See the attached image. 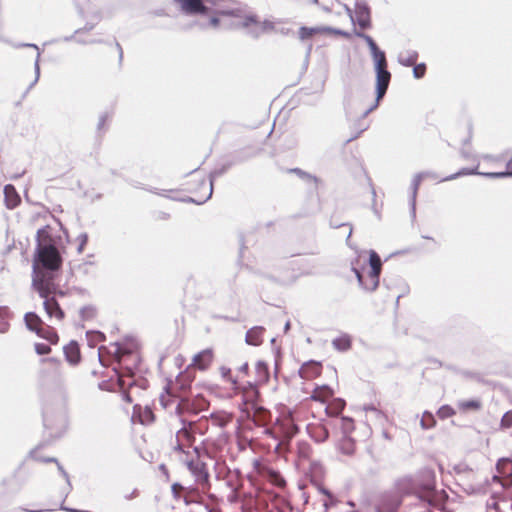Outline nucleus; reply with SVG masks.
I'll use <instances>...</instances> for the list:
<instances>
[{"label": "nucleus", "mask_w": 512, "mask_h": 512, "mask_svg": "<svg viewBox=\"0 0 512 512\" xmlns=\"http://www.w3.org/2000/svg\"><path fill=\"white\" fill-rule=\"evenodd\" d=\"M355 35L359 38H362L366 42V44L370 50L371 57L373 59L374 70H375V74H376L375 102L373 105H371L367 110H365L362 113V117L364 118L378 107L380 101L385 96V94L388 90L390 81H391V73L387 67L388 62H387L386 54L383 50H381L379 48V46L377 45L375 40L370 35L360 32V31H357V30H355Z\"/></svg>", "instance_id": "1"}, {"label": "nucleus", "mask_w": 512, "mask_h": 512, "mask_svg": "<svg viewBox=\"0 0 512 512\" xmlns=\"http://www.w3.org/2000/svg\"><path fill=\"white\" fill-rule=\"evenodd\" d=\"M180 460L188 469L192 483H196L198 487H202V492L207 493L211 498L215 495L211 492V484L209 482V474L203 456L200 454L198 448H193L192 451H187L184 455L180 456Z\"/></svg>", "instance_id": "2"}, {"label": "nucleus", "mask_w": 512, "mask_h": 512, "mask_svg": "<svg viewBox=\"0 0 512 512\" xmlns=\"http://www.w3.org/2000/svg\"><path fill=\"white\" fill-rule=\"evenodd\" d=\"M226 17L232 18L228 23L230 28L242 30L247 36L255 40L261 36L259 17L251 12L247 6L237 8H229L226 6Z\"/></svg>", "instance_id": "3"}, {"label": "nucleus", "mask_w": 512, "mask_h": 512, "mask_svg": "<svg viewBox=\"0 0 512 512\" xmlns=\"http://www.w3.org/2000/svg\"><path fill=\"white\" fill-rule=\"evenodd\" d=\"M412 479L405 477L395 483L396 491H385L379 496L375 512H398L405 495L410 493Z\"/></svg>", "instance_id": "4"}, {"label": "nucleus", "mask_w": 512, "mask_h": 512, "mask_svg": "<svg viewBox=\"0 0 512 512\" xmlns=\"http://www.w3.org/2000/svg\"><path fill=\"white\" fill-rule=\"evenodd\" d=\"M226 381L231 382L233 390L240 394L241 402L239 403V407L242 412L249 415L251 411H257L260 408L258 405L260 393L257 381H247L244 385H241L231 376V369L229 368H226Z\"/></svg>", "instance_id": "5"}, {"label": "nucleus", "mask_w": 512, "mask_h": 512, "mask_svg": "<svg viewBox=\"0 0 512 512\" xmlns=\"http://www.w3.org/2000/svg\"><path fill=\"white\" fill-rule=\"evenodd\" d=\"M184 190L192 202L202 204L212 195V181L204 171L195 170L185 181Z\"/></svg>", "instance_id": "6"}, {"label": "nucleus", "mask_w": 512, "mask_h": 512, "mask_svg": "<svg viewBox=\"0 0 512 512\" xmlns=\"http://www.w3.org/2000/svg\"><path fill=\"white\" fill-rule=\"evenodd\" d=\"M194 378L195 376L193 371H191L190 367H187V369L180 373L174 381H169L165 387L166 395H161V402L163 406L167 407L171 404V400L166 399V397L179 398L181 402L184 401L188 396Z\"/></svg>", "instance_id": "7"}, {"label": "nucleus", "mask_w": 512, "mask_h": 512, "mask_svg": "<svg viewBox=\"0 0 512 512\" xmlns=\"http://www.w3.org/2000/svg\"><path fill=\"white\" fill-rule=\"evenodd\" d=\"M56 273L57 272L40 269L39 265L33 264L32 287L41 298H47V296L57 293L58 285L55 283Z\"/></svg>", "instance_id": "8"}, {"label": "nucleus", "mask_w": 512, "mask_h": 512, "mask_svg": "<svg viewBox=\"0 0 512 512\" xmlns=\"http://www.w3.org/2000/svg\"><path fill=\"white\" fill-rule=\"evenodd\" d=\"M25 325L28 330L34 332L38 337L45 339L51 345H57L59 335L54 327L47 325L35 312H27L24 315Z\"/></svg>", "instance_id": "9"}, {"label": "nucleus", "mask_w": 512, "mask_h": 512, "mask_svg": "<svg viewBox=\"0 0 512 512\" xmlns=\"http://www.w3.org/2000/svg\"><path fill=\"white\" fill-rule=\"evenodd\" d=\"M33 264L40 269L57 272L62 265V258L54 245H44L38 249Z\"/></svg>", "instance_id": "10"}, {"label": "nucleus", "mask_w": 512, "mask_h": 512, "mask_svg": "<svg viewBox=\"0 0 512 512\" xmlns=\"http://www.w3.org/2000/svg\"><path fill=\"white\" fill-rule=\"evenodd\" d=\"M194 441V424L189 422L188 424H184V426L176 432L173 449L182 456L184 453H187V451H192Z\"/></svg>", "instance_id": "11"}, {"label": "nucleus", "mask_w": 512, "mask_h": 512, "mask_svg": "<svg viewBox=\"0 0 512 512\" xmlns=\"http://www.w3.org/2000/svg\"><path fill=\"white\" fill-rule=\"evenodd\" d=\"M186 14H206L208 13V4L215 5L216 0H174Z\"/></svg>", "instance_id": "12"}, {"label": "nucleus", "mask_w": 512, "mask_h": 512, "mask_svg": "<svg viewBox=\"0 0 512 512\" xmlns=\"http://www.w3.org/2000/svg\"><path fill=\"white\" fill-rule=\"evenodd\" d=\"M55 295L56 294H53V295L47 296V298H42L44 300L43 308H44L49 320H55L57 322H62L65 318V312L61 308Z\"/></svg>", "instance_id": "13"}, {"label": "nucleus", "mask_w": 512, "mask_h": 512, "mask_svg": "<svg viewBox=\"0 0 512 512\" xmlns=\"http://www.w3.org/2000/svg\"><path fill=\"white\" fill-rule=\"evenodd\" d=\"M354 20L361 29L371 28V9L365 1L355 2Z\"/></svg>", "instance_id": "14"}, {"label": "nucleus", "mask_w": 512, "mask_h": 512, "mask_svg": "<svg viewBox=\"0 0 512 512\" xmlns=\"http://www.w3.org/2000/svg\"><path fill=\"white\" fill-rule=\"evenodd\" d=\"M369 277L372 281V287L371 288H377L380 283V275L382 272V260L379 254L375 250L369 251Z\"/></svg>", "instance_id": "15"}, {"label": "nucleus", "mask_w": 512, "mask_h": 512, "mask_svg": "<svg viewBox=\"0 0 512 512\" xmlns=\"http://www.w3.org/2000/svg\"><path fill=\"white\" fill-rule=\"evenodd\" d=\"M259 151L260 150H255L251 147H244L229 153V155L226 156V169L229 166L237 165L251 159L256 156Z\"/></svg>", "instance_id": "16"}, {"label": "nucleus", "mask_w": 512, "mask_h": 512, "mask_svg": "<svg viewBox=\"0 0 512 512\" xmlns=\"http://www.w3.org/2000/svg\"><path fill=\"white\" fill-rule=\"evenodd\" d=\"M40 365L41 368L39 372L42 377H59L62 374V362L57 358H43L40 360Z\"/></svg>", "instance_id": "17"}, {"label": "nucleus", "mask_w": 512, "mask_h": 512, "mask_svg": "<svg viewBox=\"0 0 512 512\" xmlns=\"http://www.w3.org/2000/svg\"><path fill=\"white\" fill-rule=\"evenodd\" d=\"M429 174H430L429 172H420V173H417L414 176V178L412 179L411 187H410V189H411V196H410V201H409V204H410V215H411L412 220H415V218H416V198H417L419 187L421 185V182Z\"/></svg>", "instance_id": "18"}, {"label": "nucleus", "mask_w": 512, "mask_h": 512, "mask_svg": "<svg viewBox=\"0 0 512 512\" xmlns=\"http://www.w3.org/2000/svg\"><path fill=\"white\" fill-rule=\"evenodd\" d=\"M306 430L316 443H323L329 438V431L323 424L310 423L307 425Z\"/></svg>", "instance_id": "19"}, {"label": "nucleus", "mask_w": 512, "mask_h": 512, "mask_svg": "<svg viewBox=\"0 0 512 512\" xmlns=\"http://www.w3.org/2000/svg\"><path fill=\"white\" fill-rule=\"evenodd\" d=\"M213 361V353L210 350H203L193 358L192 364L188 367L193 371L194 368H198L200 370L207 369Z\"/></svg>", "instance_id": "20"}, {"label": "nucleus", "mask_w": 512, "mask_h": 512, "mask_svg": "<svg viewBox=\"0 0 512 512\" xmlns=\"http://www.w3.org/2000/svg\"><path fill=\"white\" fill-rule=\"evenodd\" d=\"M4 201L8 209H14L21 203L20 195L11 184L5 185L4 187Z\"/></svg>", "instance_id": "21"}, {"label": "nucleus", "mask_w": 512, "mask_h": 512, "mask_svg": "<svg viewBox=\"0 0 512 512\" xmlns=\"http://www.w3.org/2000/svg\"><path fill=\"white\" fill-rule=\"evenodd\" d=\"M64 354L66 360L72 364L76 365L81 360L80 347L77 342L71 341L66 346H64Z\"/></svg>", "instance_id": "22"}, {"label": "nucleus", "mask_w": 512, "mask_h": 512, "mask_svg": "<svg viewBox=\"0 0 512 512\" xmlns=\"http://www.w3.org/2000/svg\"><path fill=\"white\" fill-rule=\"evenodd\" d=\"M321 372V364L315 361H308L304 363L299 369L301 378H312L319 375Z\"/></svg>", "instance_id": "23"}, {"label": "nucleus", "mask_w": 512, "mask_h": 512, "mask_svg": "<svg viewBox=\"0 0 512 512\" xmlns=\"http://www.w3.org/2000/svg\"><path fill=\"white\" fill-rule=\"evenodd\" d=\"M199 491H202V487H198L196 483H188V481H186L183 501L186 504L199 502Z\"/></svg>", "instance_id": "24"}, {"label": "nucleus", "mask_w": 512, "mask_h": 512, "mask_svg": "<svg viewBox=\"0 0 512 512\" xmlns=\"http://www.w3.org/2000/svg\"><path fill=\"white\" fill-rule=\"evenodd\" d=\"M351 265V270L354 272L359 286L367 292L375 291L377 288H370L372 287V281L371 278L369 277V273L367 274V276H365L362 272V269L357 268L354 262H352Z\"/></svg>", "instance_id": "25"}, {"label": "nucleus", "mask_w": 512, "mask_h": 512, "mask_svg": "<svg viewBox=\"0 0 512 512\" xmlns=\"http://www.w3.org/2000/svg\"><path fill=\"white\" fill-rule=\"evenodd\" d=\"M264 328L255 326L246 332L245 341L248 345L258 346L262 343Z\"/></svg>", "instance_id": "26"}, {"label": "nucleus", "mask_w": 512, "mask_h": 512, "mask_svg": "<svg viewBox=\"0 0 512 512\" xmlns=\"http://www.w3.org/2000/svg\"><path fill=\"white\" fill-rule=\"evenodd\" d=\"M326 26L306 27L301 26L298 31V36L301 41L311 39L313 36L325 33Z\"/></svg>", "instance_id": "27"}, {"label": "nucleus", "mask_w": 512, "mask_h": 512, "mask_svg": "<svg viewBox=\"0 0 512 512\" xmlns=\"http://www.w3.org/2000/svg\"><path fill=\"white\" fill-rule=\"evenodd\" d=\"M418 59V52L415 50H407L399 53L398 62L404 67H412L416 64Z\"/></svg>", "instance_id": "28"}, {"label": "nucleus", "mask_w": 512, "mask_h": 512, "mask_svg": "<svg viewBox=\"0 0 512 512\" xmlns=\"http://www.w3.org/2000/svg\"><path fill=\"white\" fill-rule=\"evenodd\" d=\"M255 369H256V376H257V383L265 384L269 380V377H270L268 364L263 360H259L256 363Z\"/></svg>", "instance_id": "29"}, {"label": "nucleus", "mask_w": 512, "mask_h": 512, "mask_svg": "<svg viewBox=\"0 0 512 512\" xmlns=\"http://www.w3.org/2000/svg\"><path fill=\"white\" fill-rule=\"evenodd\" d=\"M333 395V390L328 385H322L321 387H317L313 394L311 395V399L314 401H319L325 403L327 397H331Z\"/></svg>", "instance_id": "30"}, {"label": "nucleus", "mask_w": 512, "mask_h": 512, "mask_svg": "<svg viewBox=\"0 0 512 512\" xmlns=\"http://www.w3.org/2000/svg\"><path fill=\"white\" fill-rule=\"evenodd\" d=\"M332 345L338 351H347L348 349L351 348L352 345L351 337L347 334H344L340 337L333 339Z\"/></svg>", "instance_id": "31"}, {"label": "nucleus", "mask_w": 512, "mask_h": 512, "mask_svg": "<svg viewBox=\"0 0 512 512\" xmlns=\"http://www.w3.org/2000/svg\"><path fill=\"white\" fill-rule=\"evenodd\" d=\"M338 448L341 453L352 455L355 450V442L350 436H342Z\"/></svg>", "instance_id": "32"}, {"label": "nucleus", "mask_w": 512, "mask_h": 512, "mask_svg": "<svg viewBox=\"0 0 512 512\" xmlns=\"http://www.w3.org/2000/svg\"><path fill=\"white\" fill-rule=\"evenodd\" d=\"M482 172L478 171V165L474 168H462L454 174L442 178L440 181H451L466 175H481Z\"/></svg>", "instance_id": "33"}, {"label": "nucleus", "mask_w": 512, "mask_h": 512, "mask_svg": "<svg viewBox=\"0 0 512 512\" xmlns=\"http://www.w3.org/2000/svg\"><path fill=\"white\" fill-rule=\"evenodd\" d=\"M345 408V401L341 398H337L334 400L332 405H329L325 408V412L327 416L334 417L338 416L343 409Z\"/></svg>", "instance_id": "34"}, {"label": "nucleus", "mask_w": 512, "mask_h": 512, "mask_svg": "<svg viewBox=\"0 0 512 512\" xmlns=\"http://www.w3.org/2000/svg\"><path fill=\"white\" fill-rule=\"evenodd\" d=\"M482 176L487 178H505V177H512V158L507 162L506 164V170L501 172H483L481 173Z\"/></svg>", "instance_id": "35"}, {"label": "nucleus", "mask_w": 512, "mask_h": 512, "mask_svg": "<svg viewBox=\"0 0 512 512\" xmlns=\"http://www.w3.org/2000/svg\"><path fill=\"white\" fill-rule=\"evenodd\" d=\"M288 171H289V173H293V174L297 175L299 178H301L302 180H304L306 182L313 183L315 186H317V184H318L319 179L315 175H312V174L302 170L301 168H291Z\"/></svg>", "instance_id": "36"}, {"label": "nucleus", "mask_w": 512, "mask_h": 512, "mask_svg": "<svg viewBox=\"0 0 512 512\" xmlns=\"http://www.w3.org/2000/svg\"><path fill=\"white\" fill-rule=\"evenodd\" d=\"M340 422H341L340 428L343 433V436H350V434L355 429L353 419L348 416H342Z\"/></svg>", "instance_id": "37"}, {"label": "nucleus", "mask_w": 512, "mask_h": 512, "mask_svg": "<svg viewBox=\"0 0 512 512\" xmlns=\"http://www.w3.org/2000/svg\"><path fill=\"white\" fill-rule=\"evenodd\" d=\"M330 227L333 229L341 228V227H348L349 231L346 237V244L351 247L350 245V238L353 233V227L351 223H338L337 221H333V219L330 220Z\"/></svg>", "instance_id": "38"}, {"label": "nucleus", "mask_w": 512, "mask_h": 512, "mask_svg": "<svg viewBox=\"0 0 512 512\" xmlns=\"http://www.w3.org/2000/svg\"><path fill=\"white\" fill-rule=\"evenodd\" d=\"M154 414L152 410L148 407H145L142 412L139 414L140 422L142 424H149L154 421Z\"/></svg>", "instance_id": "39"}, {"label": "nucleus", "mask_w": 512, "mask_h": 512, "mask_svg": "<svg viewBox=\"0 0 512 512\" xmlns=\"http://www.w3.org/2000/svg\"><path fill=\"white\" fill-rule=\"evenodd\" d=\"M420 425L423 429H430L435 425V419L432 414L424 412V418L421 419Z\"/></svg>", "instance_id": "40"}, {"label": "nucleus", "mask_w": 512, "mask_h": 512, "mask_svg": "<svg viewBox=\"0 0 512 512\" xmlns=\"http://www.w3.org/2000/svg\"><path fill=\"white\" fill-rule=\"evenodd\" d=\"M481 407V403L478 400H466L460 403V408L463 410H478Z\"/></svg>", "instance_id": "41"}, {"label": "nucleus", "mask_w": 512, "mask_h": 512, "mask_svg": "<svg viewBox=\"0 0 512 512\" xmlns=\"http://www.w3.org/2000/svg\"><path fill=\"white\" fill-rule=\"evenodd\" d=\"M171 492H172L173 497L176 500L183 499V495L185 492V485H182L180 483H174L171 486Z\"/></svg>", "instance_id": "42"}, {"label": "nucleus", "mask_w": 512, "mask_h": 512, "mask_svg": "<svg viewBox=\"0 0 512 512\" xmlns=\"http://www.w3.org/2000/svg\"><path fill=\"white\" fill-rule=\"evenodd\" d=\"M319 491H320V493H321V494L325 495V496L329 499V502H325V503H324V506H325L326 510H327L330 506L335 505V503H336V499H335V497H334L333 493H332L329 489H327V488H325V487L321 486V487L319 488Z\"/></svg>", "instance_id": "43"}, {"label": "nucleus", "mask_w": 512, "mask_h": 512, "mask_svg": "<svg viewBox=\"0 0 512 512\" xmlns=\"http://www.w3.org/2000/svg\"><path fill=\"white\" fill-rule=\"evenodd\" d=\"M437 414L440 418L446 419L453 416L455 414V410L449 405H443L438 409Z\"/></svg>", "instance_id": "44"}, {"label": "nucleus", "mask_w": 512, "mask_h": 512, "mask_svg": "<svg viewBox=\"0 0 512 512\" xmlns=\"http://www.w3.org/2000/svg\"><path fill=\"white\" fill-rule=\"evenodd\" d=\"M426 73V64L420 63V64H414L413 66V76L416 79H421L424 77Z\"/></svg>", "instance_id": "45"}, {"label": "nucleus", "mask_w": 512, "mask_h": 512, "mask_svg": "<svg viewBox=\"0 0 512 512\" xmlns=\"http://www.w3.org/2000/svg\"><path fill=\"white\" fill-rule=\"evenodd\" d=\"M34 349L38 355H48L51 353V347L44 343H35Z\"/></svg>", "instance_id": "46"}, {"label": "nucleus", "mask_w": 512, "mask_h": 512, "mask_svg": "<svg viewBox=\"0 0 512 512\" xmlns=\"http://www.w3.org/2000/svg\"><path fill=\"white\" fill-rule=\"evenodd\" d=\"M230 473V469L226 466V485L227 486H230L231 489H232V492L231 494L228 496V500L232 503L234 502H237L239 500V495L236 494V492L234 491V488L233 486L231 485V482L230 480H227L228 478V474Z\"/></svg>", "instance_id": "47"}, {"label": "nucleus", "mask_w": 512, "mask_h": 512, "mask_svg": "<svg viewBox=\"0 0 512 512\" xmlns=\"http://www.w3.org/2000/svg\"><path fill=\"white\" fill-rule=\"evenodd\" d=\"M512 426V410H509L504 413L501 418V427L502 428H510Z\"/></svg>", "instance_id": "48"}, {"label": "nucleus", "mask_w": 512, "mask_h": 512, "mask_svg": "<svg viewBox=\"0 0 512 512\" xmlns=\"http://www.w3.org/2000/svg\"><path fill=\"white\" fill-rule=\"evenodd\" d=\"M325 33H330V34H334V35H340V36H343V37H350V34L347 32V31H344L342 29H339V28H334V27H330V26H326L325 27Z\"/></svg>", "instance_id": "49"}, {"label": "nucleus", "mask_w": 512, "mask_h": 512, "mask_svg": "<svg viewBox=\"0 0 512 512\" xmlns=\"http://www.w3.org/2000/svg\"><path fill=\"white\" fill-rule=\"evenodd\" d=\"M259 28L261 31V34L267 31H271L274 29V23L269 20H264L263 22L259 21Z\"/></svg>", "instance_id": "50"}, {"label": "nucleus", "mask_w": 512, "mask_h": 512, "mask_svg": "<svg viewBox=\"0 0 512 512\" xmlns=\"http://www.w3.org/2000/svg\"><path fill=\"white\" fill-rule=\"evenodd\" d=\"M460 153H461V156H462L464 159H467V160L475 159V155H474V153L472 152L471 147H463V148L461 149Z\"/></svg>", "instance_id": "51"}, {"label": "nucleus", "mask_w": 512, "mask_h": 512, "mask_svg": "<svg viewBox=\"0 0 512 512\" xmlns=\"http://www.w3.org/2000/svg\"><path fill=\"white\" fill-rule=\"evenodd\" d=\"M365 130H366V127L361 128V129H360V130H359L355 135H353V136H351L350 138H348V139L346 140V143H349V142H351V141H353V140L357 139V138L360 136V134H361L363 131H365Z\"/></svg>", "instance_id": "52"}, {"label": "nucleus", "mask_w": 512, "mask_h": 512, "mask_svg": "<svg viewBox=\"0 0 512 512\" xmlns=\"http://www.w3.org/2000/svg\"><path fill=\"white\" fill-rule=\"evenodd\" d=\"M345 11L348 14V16L350 17L352 23H355L352 9L350 7H348L347 5H345Z\"/></svg>", "instance_id": "53"}, {"label": "nucleus", "mask_w": 512, "mask_h": 512, "mask_svg": "<svg viewBox=\"0 0 512 512\" xmlns=\"http://www.w3.org/2000/svg\"><path fill=\"white\" fill-rule=\"evenodd\" d=\"M239 371L242 372V373H247L248 372V363L247 362L243 363L239 367Z\"/></svg>", "instance_id": "54"}, {"label": "nucleus", "mask_w": 512, "mask_h": 512, "mask_svg": "<svg viewBox=\"0 0 512 512\" xmlns=\"http://www.w3.org/2000/svg\"><path fill=\"white\" fill-rule=\"evenodd\" d=\"M471 138L472 136L469 135L466 139L463 140V147H470Z\"/></svg>", "instance_id": "55"}, {"label": "nucleus", "mask_w": 512, "mask_h": 512, "mask_svg": "<svg viewBox=\"0 0 512 512\" xmlns=\"http://www.w3.org/2000/svg\"><path fill=\"white\" fill-rule=\"evenodd\" d=\"M279 32L283 35H288L292 32V30L290 28H282V29H280Z\"/></svg>", "instance_id": "56"}, {"label": "nucleus", "mask_w": 512, "mask_h": 512, "mask_svg": "<svg viewBox=\"0 0 512 512\" xmlns=\"http://www.w3.org/2000/svg\"><path fill=\"white\" fill-rule=\"evenodd\" d=\"M365 411H374L378 413V410L373 405H368L364 407Z\"/></svg>", "instance_id": "57"}, {"label": "nucleus", "mask_w": 512, "mask_h": 512, "mask_svg": "<svg viewBox=\"0 0 512 512\" xmlns=\"http://www.w3.org/2000/svg\"><path fill=\"white\" fill-rule=\"evenodd\" d=\"M291 323L290 321H287L284 325V332L287 333L290 330Z\"/></svg>", "instance_id": "58"}, {"label": "nucleus", "mask_w": 512, "mask_h": 512, "mask_svg": "<svg viewBox=\"0 0 512 512\" xmlns=\"http://www.w3.org/2000/svg\"><path fill=\"white\" fill-rule=\"evenodd\" d=\"M311 51H312V43L308 44L307 48H306V56L309 57V55L311 54Z\"/></svg>", "instance_id": "59"}, {"label": "nucleus", "mask_w": 512, "mask_h": 512, "mask_svg": "<svg viewBox=\"0 0 512 512\" xmlns=\"http://www.w3.org/2000/svg\"><path fill=\"white\" fill-rule=\"evenodd\" d=\"M239 241H240V250L242 251V249L244 247L243 237L242 236H240Z\"/></svg>", "instance_id": "60"}, {"label": "nucleus", "mask_w": 512, "mask_h": 512, "mask_svg": "<svg viewBox=\"0 0 512 512\" xmlns=\"http://www.w3.org/2000/svg\"><path fill=\"white\" fill-rule=\"evenodd\" d=\"M430 174L427 176V177H431L433 179H436L437 178V175L434 173V172H430L428 171Z\"/></svg>", "instance_id": "61"}, {"label": "nucleus", "mask_w": 512, "mask_h": 512, "mask_svg": "<svg viewBox=\"0 0 512 512\" xmlns=\"http://www.w3.org/2000/svg\"><path fill=\"white\" fill-rule=\"evenodd\" d=\"M45 462H56V459L54 458H48L44 460Z\"/></svg>", "instance_id": "62"}, {"label": "nucleus", "mask_w": 512, "mask_h": 512, "mask_svg": "<svg viewBox=\"0 0 512 512\" xmlns=\"http://www.w3.org/2000/svg\"><path fill=\"white\" fill-rule=\"evenodd\" d=\"M322 9L325 11V12H330V8L329 7H326V6H323Z\"/></svg>", "instance_id": "63"}, {"label": "nucleus", "mask_w": 512, "mask_h": 512, "mask_svg": "<svg viewBox=\"0 0 512 512\" xmlns=\"http://www.w3.org/2000/svg\"><path fill=\"white\" fill-rule=\"evenodd\" d=\"M284 484H285V480L283 478H281V480H280L278 485L281 486V485H284Z\"/></svg>", "instance_id": "64"}]
</instances>
